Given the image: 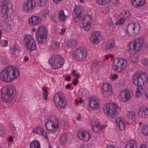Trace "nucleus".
Segmentation results:
<instances>
[{"mask_svg": "<svg viewBox=\"0 0 148 148\" xmlns=\"http://www.w3.org/2000/svg\"><path fill=\"white\" fill-rule=\"evenodd\" d=\"M19 72L15 67L9 66L0 72V79L7 83H11L16 80L19 76Z\"/></svg>", "mask_w": 148, "mask_h": 148, "instance_id": "obj_1", "label": "nucleus"}, {"mask_svg": "<svg viewBox=\"0 0 148 148\" xmlns=\"http://www.w3.org/2000/svg\"><path fill=\"white\" fill-rule=\"evenodd\" d=\"M1 100L4 103H11L17 95L16 89L14 86L3 87L1 89Z\"/></svg>", "mask_w": 148, "mask_h": 148, "instance_id": "obj_2", "label": "nucleus"}, {"mask_svg": "<svg viewBox=\"0 0 148 148\" xmlns=\"http://www.w3.org/2000/svg\"><path fill=\"white\" fill-rule=\"evenodd\" d=\"M12 5L10 0H1L0 2V14L6 21H8L12 14L10 7Z\"/></svg>", "mask_w": 148, "mask_h": 148, "instance_id": "obj_3", "label": "nucleus"}, {"mask_svg": "<svg viewBox=\"0 0 148 148\" xmlns=\"http://www.w3.org/2000/svg\"><path fill=\"white\" fill-rule=\"evenodd\" d=\"M119 108L118 105L114 102L107 103L103 107V112L107 116L112 118H115L119 114Z\"/></svg>", "mask_w": 148, "mask_h": 148, "instance_id": "obj_4", "label": "nucleus"}, {"mask_svg": "<svg viewBox=\"0 0 148 148\" xmlns=\"http://www.w3.org/2000/svg\"><path fill=\"white\" fill-rule=\"evenodd\" d=\"M46 129L51 133H55L59 129V121L58 119L54 116H50L45 123Z\"/></svg>", "mask_w": 148, "mask_h": 148, "instance_id": "obj_5", "label": "nucleus"}, {"mask_svg": "<svg viewBox=\"0 0 148 148\" xmlns=\"http://www.w3.org/2000/svg\"><path fill=\"white\" fill-rule=\"evenodd\" d=\"M140 29V25L137 23H129L123 28L125 34L128 36H131L138 34Z\"/></svg>", "mask_w": 148, "mask_h": 148, "instance_id": "obj_6", "label": "nucleus"}, {"mask_svg": "<svg viewBox=\"0 0 148 148\" xmlns=\"http://www.w3.org/2000/svg\"><path fill=\"white\" fill-rule=\"evenodd\" d=\"M88 54L86 48L85 47H82L74 51L72 53V56L74 60L82 62L86 59Z\"/></svg>", "mask_w": 148, "mask_h": 148, "instance_id": "obj_7", "label": "nucleus"}, {"mask_svg": "<svg viewBox=\"0 0 148 148\" xmlns=\"http://www.w3.org/2000/svg\"><path fill=\"white\" fill-rule=\"evenodd\" d=\"M144 40L142 38L136 39L133 43L129 44L128 53L133 55L140 51L142 49Z\"/></svg>", "mask_w": 148, "mask_h": 148, "instance_id": "obj_8", "label": "nucleus"}, {"mask_svg": "<svg viewBox=\"0 0 148 148\" xmlns=\"http://www.w3.org/2000/svg\"><path fill=\"white\" fill-rule=\"evenodd\" d=\"M127 62L126 60L122 58L115 59L112 64V69L115 72L121 73L126 68Z\"/></svg>", "mask_w": 148, "mask_h": 148, "instance_id": "obj_9", "label": "nucleus"}, {"mask_svg": "<svg viewBox=\"0 0 148 148\" xmlns=\"http://www.w3.org/2000/svg\"><path fill=\"white\" fill-rule=\"evenodd\" d=\"M36 37L38 43L42 44L45 42L47 38V32L44 26L41 25L38 27Z\"/></svg>", "mask_w": 148, "mask_h": 148, "instance_id": "obj_10", "label": "nucleus"}, {"mask_svg": "<svg viewBox=\"0 0 148 148\" xmlns=\"http://www.w3.org/2000/svg\"><path fill=\"white\" fill-rule=\"evenodd\" d=\"M53 101L56 106L59 109L64 108L67 104L66 101L60 92H58L55 94Z\"/></svg>", "mask_w": 148, "mask_h": 148, "instance_id": "obj_11", "label": "nucleus"}, {"mask_svg": "<svg viewBox=\"0 0 148 148\" xmlns=\"http://www.w3.org/2000/svg\"><path fill=\"white\" fill-rule=\"evenodd\" d=\"M49 63L53 69H57L61 67L64 64V59L59 55L52 56L49 60Z\"/></svg>", "mask_w": 148, "mask_h": 148, "instance_id": "obj_12", "label": "nucleus"}, {"mask_svg": "<svg viewBox=\"0 0 148 148\" xmlns=\"http://www.w3.org/2000/svg\"><path fill=\"white\" fill-rule=\"evenodd\" d=\"M148 81V77L144 74H140L139 72L135 74L133 77V83L138 86H142Z\"/></svg>", "mask_w": 148, "mask_h": 148, "instance_id": "obj_13", "label": "nucleus"}, {"mask_svg": "<svg viewBox=\"0 0 148 148\" xmlns=\"http://www.w3.org/2000/svg\"><path fill=\"white\" fill-rule=\"evenodd\" d=\"M23 42L27 48L31 51L34 50L36 48V43L34 37L32 35L26 34L24 36Z\"/></svg>", "mask_w": 148, "mask_h": 148, "instance_id": "obj_14", "label": "nucleus"}, {"mask_svg": "<svg viewBox=\"0 0 148 148\" xmlns=\"http://www.w3.org/2000/svg\"><path fill=\"white\" fill-rule=\"evenodd\" d=\"M118 98L121 102H127L131 100L132 97L130 90L127 88H125L120 92Z\"/></svg>", "mask_w": 148, "mask_h": 148, "instance_id": "obj_15", "label": "nucleus"}, {"mask_svg": "<svg viewBox=\"0 0 148 148\" xmlns=\"http://www.w3.org/2000/svg\"><path fill=\"white\" fill-rule=\"evenodd\" d=\"M85 13L84 8L80 5L75 6L73 12V17L74 20L76 22L79 21Z\"/></svg>", "mask_w": 148, "mask_h": 148, "instance_id": "obj_16", "label": "nucleus"}, {"mask_svg": "<svg viewBox=\"0 0 148 148\" xmlns=\"http://www.w3.org/2000/svg\"><path fill=\"white\" fill-rule=\"evenodd\" d=\"M36 2L35 0H27L22 5V10L26 12L33 11L36 8Z\"/></svg>", "mask_w": 148, "mask_h": 148, "instance_id": "obj_17", "label": "nucleus"}, {"mask_svg": "<svg viewBox=\"0 0 148 148\" xmlns=\"http://www.w3.org/2000/svg\"><path fill=\"white\" fill-rule=\"evenodd\" d=\"M77 136L79 139L85 142L89 141L92 136L89 131L84 130L78 131Z\"/></svg>", "mask_w": 148, "mask_h": 148, "instance_id": "obj_18", "label": "nucleus"}, {"mask_svg": "<svg viewBox=\"0 0 148 148\" xmlns=\"http://www.w3.org/2000/svg\"><path fill=\"white\" fill-rule=\"evenodd\" d=\"M42 19L39 16L33 15L29 17L27 20L28 24L32 27L38 26L41 24Z\"/></svg>", "mask_w": 148, "mask_h": 148, "instance_id": "obj_19", "label": "nucleus"}, {"mask_svg": "<svg viewBox=\"0 0 148 148\" xmlns=\"http://www.w3.org/2000/svg\"><path fill=\"white\" fill-rule=\"evenodd\" d=\"M101 89L105 97L112 95L113 91L111 85L108 83H106L102 84L101 86Z\"/></svg>", "mask_w": 148, "mask_h": 148, "instance_id": "obj_20", "label": "nucleus"}, {"mask_svg": "<svg viewBox=\"0 0 148 148\" xmlns=\"http://www.w3.org/2000/svg\"><path fill=\"white\" fill-rule=\"evenodd\" d=\"M32 132L34 134L42 136L44 138L47 139V132L42 126H38L34 127Z\"/></svg>", "mask_w": 148, "mask_h": 148, "instance_id": "obj_21", "label": "nucleus"}, {"mask_svg": "<svg viewBox=\"0 0 148 148\" xmlns=\"http://www.w3.org/2000/svg\"><path fill=\"white\" fill-rule=\"evenodd\" d=\"M103 39L101 33L99 31L94 32L90 38L91 41L93 44H98Z\"/></svg>", "mask_w": 148, "mask_h": 148, "instance_id": "obj_22", "label": "nucleus"}, {"mask_svg": "<svg viewBox=\"0 0 148 148\" xmlns=\"http://www.w3.org/2000/svg\"><path fill=\"white\" fill-rule=\"evenodd\" d=\"M138 114L141 118H148V108L145 107H141L139 109Z\"/></svg>", "mask_w": 148, "mask_h": 148, "instance_id": "obj_23", "label": "nucleus"}, {"mask_svg": "<svg viewBox=\"0 0 148 148\" xmlns=\"http://www.w3.org/2000/svg\"><path fill=\"white\" fill-rule=\"evenodd\" d=\"M90 125L93 131L95 132H99L102 129L101 128L99 123L98 121H92L91 122Z\"/></svg>", "mask_w": 148, "mask_h": 148, "instance_id": "obj_24", "label": "nucleus"}, {"mask_svg": "<svg viewBox=\"0 0 148 148\" xmlns=\"http://www.w3.org/2000/svg\"><path fill=\"white\" fill-rule=\"evenodd\" d=\"M146 0H131V3L134 8H137L145 5Z\"/></svg>", "mask_w": 148, "mask_h": 148, "instance_id": "obj_25", "label": "nucleus"}, {"mask_svg": "<svg viewBox=\"0 0 148 148\" xmlns=\"http://www.w3.org/2000/svg\"><path fill=\"white\" fill-rule=\"evenodd\" d=\"M89 106L91 109L95 110H97L99 107V104L97 100L93 98L90 99Z\"/></svg>", "mask_w": 148, "mask_h": 148, "instance_id": "obj_26", "label": "nucleus"}, {"mask_svg": "<svg viewBox=\"0 0 148 148\" xmlns=\"http://www.w3.org/2000/svg\"><path fill=\"white\" fill-rule=\"evenodd\" d=\"M77 41L76 39H72L68 40L65 43L66 48H74L76 45Z\"/></svg>", "mask_w": 148, "mask_h": 148, "instance_id": "obj_27", "label": "nucleus"}, {"mask_svg": "<svg viewBox=\"0 0 148 148\" xmlns=\"http://www.w3.org/2000/svg\"><path fill=\"white\" fill-rule=\"evenodd\" d=\"M116 123L120 130H122L124 129L125 126V122L121 118L118 117L116 119Z\"/></svg>", "mask_w": 148, "mask_h": 148, "instance_id": "obj_28", "label": "nucleus"}, {"mask_svg": "<svg viewBox=\"0 0 148 148\" xmlns=\"http://www.w3.org/2000/svg\"><path fill=\"white\" fill-rule=\"evenodd\" d=\"M116 48L115 41L113 40L108 41L106 46V49L107 50H111Z\"/></svg>", "mask_w": 148, "mask_h": 148, "instance_id": "obj_29", "label": "nucleus"}, {"mask_svg": "<svg viewBox=\"0 0 148 148\" xmlns=\"http://www.w3.org/2000/svg\"><path fill=\"white\" fill-rule=\"evenodd\" d=\"M10 52L12 56L15 58L19 55V51L17 46L14 45L10 49Z\"/></svg>", "mask_w": 148, "mask_h": 148, "instance_id": "obj_30", "label": "nucleus"}, {"mask_svg": "<svg viewBox=\"0 0 148 148\" xmlns=\"http://www.w3.org/2000/svg\"><path fill=\"white\" fill-rule=\"evenodd\" d=\"M92 19V16L90 14H87L83 18L82 23L91 24Z\"/></svg>", "mask_w": 148, "mask_h": 148, "instance_id": "obj_31", "label": "nucleus"}, {"mask_svg": "<svg viewBox=\"0 0 148 148\" xmlns=\"http://www.w3.org/2000/svg\"><path fill=\"white\" fill-rule=\"evenodd\" d=\"M30 148H41L40 144L39 141L34 140L29 144Z\"/></svg>", "mask_w": 148, "mask_h": 148, "instance_id": "obj_32", "label": "nucleus"}, {"mask_svg": "<svg viewBox=\"0 0 148 148\" xmlns=\"http://www.w3.org/2000/svg\"><path fill=\"white\" fill-rule=\"evenodd\" d=\"M143 88L141 87H138L135 91V95L137 98H140L142 95Z\"/></svg>", "mask_w": 148, "mask_h": 148, "instance_id": "obj_33", "label": "nucleus"}, {"mask_svg": "<svg viewBox=\"0 0 148 148\" xmlns=\"http://www.w3.org/2000/svg\"><path fill=\"white\" fill-rule=\"evenodd\" d=\"M60 45L59 42L57 41H54L51 42L50 47L51 50H55L58 48Z\"/></svg>", "mask_w": 148, "mask_h": 148, "instance_id": "obj_34", "label": "nucleus"}, {"mask_svg": "<svg viewBox=\"0 0 148 148\" xmlns=\"http://www.w3.org/2000/svg\"><path fill=\"white\" fill-rule=\"evenodd\" d=\"M125 148H137L136 142L134 140H129L127 142Z\"/></svg>", "mask_w": 148, "mask_h": 148, "instance_id": "obj_35", "label": "nucleus"}, {"mask_svg": "<svg viewBox=\"0 0 148 148\" xmlns=\"http://www.w3.org/2000/svg\"><path fill=\"white\" fill-rule=\"evenodd\" d=\"M111 1V0H97L96 3L99 5L104 6L109 4Z\"/></svg>", "mask_w": 148, "mask_h": 148, "instance_id": "obj_36", "label": "nucleus"}, {"mask_svg": "<svg viewBox=\"0 0 148 148\" xmlns=\"http://www.w3.org/2000/svg\"><path fill=\"white\" fill-rule=\"evenodd\" d=\"M58 17L60 20L62 21H64L67 18V16L65 15L63 10H60L59 11Z\"/></svg>", "mask_w": 148, "mask_h": 148, "instance_id": "obj_37", "label": "nucleus"}, {"mask_svg": "<svg viewBox=\"0 0 148 148\" xmlns=\"http://www.w3.org/2000/svg\"><path fill=\"white\" fill-rule=\"evenodd\" d=\"M91 25L88 23H82V25L81 26V28L83 30L87 32L90 30Z\"/></svg>", "mask_w": 148, "mask_h": 148, "instance_id": "obj_38", "label": "nucleus"}, {"mask_svg": "<svg viewBox=\"0 0 148 148\" xmlns=\"http://www.w3.org/2000/svg\"><path fill=\"white\" fill-rule=\"evenodd\" d=\"M141 131L144 135L148 136V124H144L141 129Z\"/></svg>", "mask_w": 148, "mask_h": 148, "instance_id": "obj_39", "label": "nucleus"}, {"mask_svg": "<svg viewBox=\"0 0 148 148\" xmlns=\"http://www.w3.org/2000/svg\"><path fill=\"white\" fill-rule=\"evenodd\" d=\"M67 139L66 136L64 135H62L61 137L60 141V145H64L67 143Z\"/></svg>", "mask_w": 148, "mask_h": 148, "instance_id": "obj_40", "label": "nucleus"}, {"mask_svg": "<svg viewBox=\"0 0 148 148\" xmlns=\"http://www.w3.org/2000/svg\"><path fill=\"white\" fill-rule=\"evenodd\" d=\"M129 119L132 121H134L136 118L135 114L134 112H130L127 114Z\"/></svg>", "mask_w": 148, "mask_h": 148, "instance_id": "obj_41", "label": "nucleus"}, {"mask_svg": "<svg viewBox=\"0 0 148 148\" xmlns=\"http://www.w3.org/2000/svg\"><path fill=\"white\" fill-rule=\"evenodd\" d=\"M48 0H38V5L40 7L45 6L47 3Z\"/></svg>", "mask_w": 148, "mask_h": 148, "instance_id": "obj_42", "label": "nucleus"}, {"mask_svg": "<svg viewBox=\"0 0 148 148\" xmlns=\"http://www.w3.org/2000/svg\"><path fill=\"white\" fill-rule=\"evenodd\" d=\"M100 62L97 61L93 63L91 65V68L92 69L97 70L99 69Z\"/></svg>", "mask_w": 148, "mask_h": 148, "instance_id": "obj_43", "label": "nucleus"}, {"mask_svg": "<svg viewBox=\"0 0 148 148\" xmlns=\"http://www.w3.org/2000/svg\"><path fill=\"white\" fill-rule=\"evenodd\" d=\"M42 89L43 91H44V92L43 93V98L45 100H47L48 99V94L47 92V91L46 89V87L45 86H43Z\"/></svg>", "mask_w": 148, "mask_h": 148, "instance_id": "obj_44", "label": "nucleus"}, {"mask_svg": "<svg viewBox=\"0 0 148 148\" xmlns=\"http://www.w3.org/2000/svg\"><path fill=\"white\" fill-rule=\"evenodd\" d=\"M8 44V41L6 40H2L0 43V46L2 47H6Z\"/></svg>", "mask_w": 148, "mask_h": 148, "instance_id": "obj_45", "label": "nucleus"}, {"mask_svg": "<svg viewBox=\"0 0 148 148\" xmlns=\"http://www.w3.org/2000/svg\"><path fill=\"white\" fill-rule=\"evenodd\" d=\"M125 22V19L121 17L118 21L116 22V24L117 25H121L124 23Z\"/></svg>", "mask_w": 148, "mask_h": 148, "instance_id": "obj_46", "label": "nucleus"}, {"mask_svg": "<svg viewBox=\"0 0 148 148\" xmlns=\"http://www.w3.org/2000/svg\"><path fill=\"white\" fill-rule=\"evenodd\" d=\"M123 16L125 18H128L131 16V14L129 11H124L123 13Z\"/></svg>", "mask_w": 148, "mask_h": 148, "instance_id": "obj_47", "label": "nucleus"}, {"mask_svg": "<svg viewBox=\"0 0 148 148\" xmlns=\"http://www.w3.org/2000/svg\"><path fill=\"white\" fill-rule=\"evenodd\" d=\"M80 92H81V95L83 96H85L88 94L87 90L85 88H83L80 90Z\"/></svg>", "mask_w": 148, "mask_h": 148, "instance_id": "obj_48", "label": "nucleus"}, {"mask_svg": "<svg viewBox=\"0 0 148 148\" xmlns=\"http://www.w3.org/2000/svg\"><path fill=\"white\" fill-rule=\"evenodd\" d=\"M10 130L12 131L13 133L14 134H16L17 133V132L15 127L13 125L11 124L10 125Z\"/></svg>", "mask_w": 148, "mask_h": 148, "instance_id": "obj_49", "label": "nucleus"}, {"mask_svg": "<svg viewBox=\"0 0 148 148\" xmlns=\"http://www.w3.org/2000/svg\"><path fill=\"white\" fill-rule=\"evenodd\" d=\"M118 77V75L116 74L112 75L110 77V79L111 80L114 81Z\"/></svg>", "mask_w": 148, "mask_h": 148, "instance_id": "obj_50", "label": "nucleus"}, {"mask_svg": "<svg viewBox=\"0 0 148 148\" xmlns=\"http://www.w3.org/2000/svg\"><path fill=\"white\" fill-rule=\"evenodd\" d=\"M112 3L115 6H118L119 4V0H111Z\"/></svg>", "mask_w": 148, "mask_h": 148, "instance_id": "obj_51", "label": "nucleus"}, {"mask_svg": "<svg viewBox=\"0 0 148 148\" xmlns=\"http://www.w3.org/2000/svg\"><path fill=\"white\" fill-rule=\"evenodd\" d=\"M142 64L144 66H148V61L145 59H144L142 60Z\"/></svg>", "mask_w": 148, "mask_h": 148, "instance_id": "obj_52", "label": "nucleus"}, {"mask_svg": "<svg viewBox=\"0 0 148 148\" xmlns=\"http://www.w3.org/2000/svg\"><path fill=\"white\" fill-rule=\"evenodd\" d=\"M114 58V56L112 54H109L105 56V58L106 60H108L109 58L113 59Z\"/></svg>", "mask_w": 148, "mask_h": 148, "instance_id": "obj_53", "label": "nucleus"}, {"mask_svg": "<svg viewBox=\"0 0 148 148\" xmlns=\"http://www.w3.org/2000/svg\"><path fill=\"white\" fill-rule=\"evenodd\" d=\"M49 11L48 10H45L43 13V15L46 17L49 16Z\"/></svg>", "mask_w": 148, "mask_h": 148, "instance_id": "obj_54", "label": "nucleus"}, {"mask_svg": "<svg viewBox=\"0 0 148 148\" xmlns=\"http://www.w3.org/2000/svg\"><path fill=\"white\" fill-rule=\"evenodd\" d=\"M5 134V132L3 129L2 126L0 125V136H2Z\"/></svg>", "mask_w": 148, "mask_h": 148, "instance_id": "obj_55", "label": "nucleus"}, {"mask_svg": "<svg viewBox=\"0 0 148 148\" xmlns=\"http://www.w3.org/2000/svg\"><path fill=\"white\" fill-rule=\"evenodd\" d=\"M0 60L2 62H4L6 60V58L4 56H0Z\"/></svg>", "mask_w": 148, "mask_h": 148, "instance_id": "obj_56", "label": "nucleus"}, {"mask_svg": "<svg viewBox=\"0 0 148 148\" xmlns=\"http://www.w3.org/2000/svg\"><path fill=\"white\" fill-rule=\"evenodd\" d=\"M145 93L146 98L148 100V87L145 90Z\"/></svg>", "mask_w": 148, "mask_h": 148, "instance_id": "obj_57", "label": "nucleus"}, {"mask_svg": "<svg viewBox=\"0 0 148 148\" xmlns=\"http://www.w3.org/2000/svg\"><path fill=\"white\" fill-rule=\"evenodd\" d=\"M66 31L65 29L62 28L60 32V33L61 35H63Z\"/></svg>", "mask_w": 148, "mask_h": 148, "instance_id": "obj_58", "label": "nucleus"}, {"mask_svg": "<svg viewBox=\"0 0 148 148\" xmlns=\"http://www.w3.org/2000/svg\"><path fill=\"white\" fill-rule=\"evenodd\" d=\"M73 83L74 85H76L78 84V79H74V81L73 82Z\"/></svg>", "mask_w": 148, "mask_h": 148, "instance_id": "obj_59", "label": "nucleus"}, {"mask_svg": "<svg viewBox=\"0 0 148 148\" xmlns=\"http://www.w3.org/2000/svg\"><path fill=\"white\" fill-rule=\"evenodd\" d=\"M80 148H90L89 146L87 145H85L81 146Z\"/></svg>", "mask_w": 148, "mask_h": 148, "instance_id": "obj_60", "label": "nucleus"}, {"mask_svg": "<svg viewBox=\"0 0 148 148\" xmlns=\"http://www.w3.org/2000/svg\"><path fill=\"white\" fill-rule=\"evenodd\" d=\"M71 80V77L70 76H67L65 78V80L69 82Z\"/></svg>", "mask_w": 148, "mask_h": 148, "instance_id": "obj_61", "label": "nucleus"}, {"mask_svg": "<svg viewBox=\"0 0 148 148\" xmlns=\"http://www.w3.org/2000/svg\"><path fill=\"white\" fill-rule=\"evenodd\" d=\"M13 139L12 136L9 137L8 139V141L9 142L12 143L13 141Z\"/></svg>", "mask_w": 148, "mask_h": 148, "instance_id": "obj_62", "label": "nucleus"}, {"mask_svg": "<svg viewBox=\"0 0 148 148\" xmlns=\"http://www.w3.org/2000/svg\"><path fill=\"white\" fill-rule=\"evenodd\" d=\"M62 0H52L53 2L55 3H58Z\"/></svg>", "mask_w": 148, "mask_h": 148, "instance_id": "obj_63", "label": "nucleus"}, {"mask_svg": "<svg viewBox=\"0 0 148 148\" xmlns=\"http://www.w3.org/2000/svg\"><path fill=\"white\" fill-rule=\"evenodd\" d=\"M140 148H147L145 145L143 144L141 145Z\"/></svg>", "mask_w": 148, "mask_h": 148, "instance_id": "obj_64", "label": "nucleus"}]
</instances>
